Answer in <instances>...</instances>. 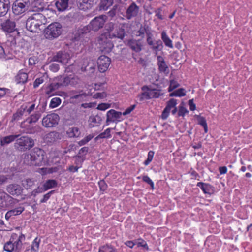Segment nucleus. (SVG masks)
<instances>
[{"label":"nucleus","instance_id":"obj_1","mask_svg":"<svg viewBox=\"0 0 252 252\" xmlns=\"http://www.w3.org/2000/svg\"><path fill=\"white\" fill-rule=\"evenodd\" d=\"M41 114L36 111L26 118L20 124V127L24 129L25 133L27 134H34L39 131V126H33L32 125V123L37 122L41 117Z\"/></svg>","mask_w":252,"mask_h":252},{"label":"nucleus","instance_id":"obj_2","mask_svg":"<svg viewBox=\"0 0 252 252\" xmlns=\"http://www.w3.org/2000/svg\"><path fill=\"white\" fill-rule=\"evenodd\" d=\"M44 19V16L43 14L39 13L34 14L27 20V29L32 32H38L41 30L40 27L42 26Z\"/></svg>","mask_w":252,"mask_h":252},{"label":"nucleus","instance_id":"obj_3","mask_svg":"<svg viewBox=\"0 0 252 252\" xmlns=\"http://www.w3.org/2000/svg\"><path fill=\"white\" fill-rule=\"evenodd\" d=\"M25 159H30L31 161L28 164L32 165L40 166L44 163V152L38 148H34L30 154L25 156Z\"/></svg>","mask_w":252,"mask_h":252},{"label":"nucleus","instance_id":"obj_4","mask_svg":"<svg viewBox=\"0 0 252 252\" xmlns=\"http://www.w3.org/2000/svg\"><path fill=\"white\" fill-rule=\"evenodd\" d=\"M16 139L14 147L18 151H26L32 148L34 145V140L28 136H22Z\"/></svg>","mask_w":252,"mask_h":252},{"label":"nucleus","instance_id":"obj_5","mask_svg":"<svg viewBox=\"0 0 252 252\" xmlns=\"http://www.w3.org/2000/svg\"><path fill=\"white\" fill-rule=\"evenodd\" d=\"M63 31L62 26L59 22H54L48 26L44 30V33L46 38L53 39L59 37Z\"/></svg>","mask_w":252,"mask_h":252},{"label":"nucleus","instance_id":"obj_6","mask_svg":"<svg viewBox=\"0 0 252 252\" xmlns=\"http://www.w3.org/2000/svg\"><path fill=\"white\" fill-rule=\"evenodd\" d=\"M31 3L29 0H16L12 5V11L15 15H21L30 10Z\"/></svg>","mask_w":252,"mask_h":252},{"label":"nucleus","instance_id":"obj_7","mask_svg":"<svg viewBox=\"0 0 252 252\" xmlns=\"http://www.w3.org/2000/svg\"><path fill=\"white\" fill-rule=\"evenodd\" d=\"M60 118L56 113H51L47 114L44 117L42 120V124L43 126L46 128H51L55 127L59 121Z\"/></svg>","mask_w":252,"mask_h":252},{"label":"nucleus","instance_id":"obj_8","mask_svg":"<svg viewBox=\"0 0 252 252\" xmlns=\"http://www.w3.org/2000/svg\"><path fill=\"white\" fill-rule=\"evenodd\" d=\"M108 33H103L98 38V43L102 50L109 52L113 47V44L110 40Z\"/></svg>","mask_w":252,"mask_h":252},{"label":"nucleus","instance_id":"obj_9","mask_svg":"<svg viewBox=\"0 0 252 252\" xmlns=\"http://www.w3.org/2000/svg\"><path fill=\"white\" fill-rule=\"evenodd\" d=\"M107 18L105 15L96 16L90 21L89 24V27L92 31L97 32L103 27Z\"/></svg>","mask_w":252,"mask_h":252},{"label":"nucleus","instance_id":"obj_10","mask_svg":"<svg viewBox=\"0 0 252 252\" xmlns=\"http://www.w3.org/2000/svg\"><path fill=\"white\" fill-rule=\"evenodd\" d=\"M122 113L117 111L114 109L109 110L106 114V125H108L110 122L117 123L122 120Z\"/></svg>","mask_w":252,"mask_h":252},{"label":"nucleus","instance_id":"obj_11","mask_svg":"<svg viewBox=\"0 0 252 252\" xmlns=\"http://www.w3.org/2000/svg\"><path fill=\"white\" fill-rule=\"evenodd\" d=\"M70 59V55L65 51H60L52 57L51 61L66 64Z\"/></svg>","mask_w":252,"mask_h":252},{"label":"nucleus","instance_id":"obj_12","mask_svg":"<svg viewBox=\"0 0 252 252\" xmlns=\"http://www.w3.org/2000/svg\"><path fill=\"white\" fill-rule=\"evenodd\" d=\"M110 59L106 56L101 55L97 60V65L99 71L103 73L105 72L110 65Z\"/></svg>","mask_w":252,"mask_h":252},{"label":"nucleus","instance_id":"obj_13","mask_svg":"<svg viewBox=\"0 0 252 252\" xmlns=\"http://www.w3.org/2000/svg\"><path fill=\"white\" fill-rule=\"evenodd\" d=\"M14 199L4 191H0V209L6 208L13 203Z\"/></svg>","mask_w":252,"mask_h":252},{"label":"nucleus","instance_id":"obj_14","mask_svg":"<svg viewBox=\"0 0 252 252\" xmlns=\"http://www.w3.org/2000/svg\"><path fill=\"white\" fill-rule=\"evenodd\" d=\"M80 82L79 78L73 74H71L66 76L63 77V82L62 85L63 86H71L72 87L76 86Z\"/></svg>","mask_w":252,"mask_h":252},{"label":"nucleus","instance_id":"obj_15","mask_svg":"<svg viewBox=\"0 0 252 252\" xmlns=\"http://www.w3.org/2000/svg\"><path fill=\"white\" fill-rule=\"evenodd\" d=\"M6 190L8 194L18 196L22 194L23 189L17 184H10L7 186Z\"/></svg>","mask_w":252,"mask_h":252},{"label":"nucleus","instance_id":"obj_16","mask_svg":"<svg viewBox=\"0 0 252 252\" xmlns=\"http://www.w3.org/2000/svg\"><path fill=\"white\" fill-rule=\"evenodd\" d=\"M146 42L150 48L155 52L160 51L163 48L162 42L160 39L154 42L153 34L150 36L149 41H148V38L146 39Z\"/></svg>","mask_w":252,"mask_h":252},{"label":"nucleus","instance_id":"obj_17","mask_svg":"<svg viewBox=\"0 0 252 252\" xmlns=\"http://www.w3.org/2000/svg\"><path fill=\"white\" fill-rule=\"evenodd\" d=\"M145 34L146 35V39L148 38V41H149L150 36L153 34L151 32V28L147 25H141L139 30L136 32V35L143 38Z\"/></svg>","mask_w":252,"mask_h":252},{"label":"nucleus","instance_id":"obj_18","mask_svg":"<svg viewBox=\"0 0 252 252\" xmlns=\"http://www.w3.org/2000/svg\"><path fill=\"white\" fill-rule=\"evenodd\" d=\"M108 35L110 38H118L123 40L126 36L125 30L123 26L119 25L117 28H115V31L112 32H111L108 33Z\"/></svg>","mask_w":252,"mask_h":252},{"label":"nucleus","instance_id":"obj_19","mask_svg":"<svg viewBox=\"0 0 252 252\" xmlns=\"http://www.w3.org/2000/svg\"><path fill=\"white\" fill-rule=\"evenodd\" d=\"M139 11V7L136 3L133 2L127 8L126 11V17L130 20L137 16Z\"/></svg>","mask_w":252,"mask_h":252},{"label":"nucleus","instance_id":"obj_20","mask_svg":"<svg viewBox=\"0 0 252 252\" xmlns=\"http://www.w3.org/2000/svg\"><path fill=\"white\" fill-rule=\"evenodd\" d=\"M176 105L177 100L174 98L170 99L167 102V105L164 109L161 115V118L163 120H166L168 118L171 109L176 107Z\"/></svg>","mask_w":252,"mask_h":252},{"label":"nucleus","instance_id":"obj_21","mask_svg":"<svg viewBox=\"0 0 252 252\" xmlns=\"http://www.w3.org/2000/svg\"><path fill=\"white\" fill-rule=\"evenodd\" d=\"M77 4L80 10L86 11L92 7L94 0H77Z\"/></svg>","mask_w":252,"mask_h":252},{"label":"nucleus","instance_id":"obj_22","mask_svg":"<svg viewBox=\"0 0 252 252\" xmlns=\"http://www.w3.org/2000/svg\"><path fill=\"white\" fill-rule=\"evenodd\" d=\"M2 30L5 32L11 33L16 30L15 22L8 19L1 24Z\"/></svg>","mask_w":252,"mask_h":252},{"label":"nucleus","instance_id":"obj_23","mask_svg":"<svg viewBox=\"0 0 252 252\" xmlns=\"http://www.w3.org/2000/svg\"><path fill=\"white\" fill-rule=\"evenodd\" d=\"M127 45L131 50L137 53L142 50V45L140 40L129 39L128 41Z\"/></svg>","mask_w":252,"mask_h":252},{"label":"nucleus","instance_id":"obj_24","mask_svg":"<svg viewBox=\"0 0 252 252\" xmlns=\"http://www.w3.org/2000/svg\"><path fill=\"white\" fill-rule=\"evenodd\" d=\"M26 239L24 234L21 233L19 236L17 235L16 239L12 242L13 246L15 249V252H21L22 249L23 243L22 242L25 241Z\"/></svg>","mask_w":252,"mask_h":252},{"label":"nucleus","instance_id":"obj_25","mask_svg":"<svg viewBox=\"0 0 252 252\" xmlns=\"http://www.w3.org/2000/svg\"><path fill=\"white\" fill-rule=\"evenodd\" d=\"M17 238V234L16 233H13L9 239V241L7 242L4 245L3 249L5 251L8 252H12L14 251L15 252V249L12 242L14 239H16Z\"/></svg>","mask_w":252,"mask_h":252},{"label":"nucleus","instance_id":"obj_26","mask_svg":"<svg viewBox=\"0 0 252 252\" xmlns=\"http://www.w3.org/2000/svg\"><path fill=\"white\" fill-rule=\"evenodd\" d=\"M9 0H0V17L5 16L10 8Z\"/></svg>","mask_w":252,"mask_h":252},{"label":"nucleus","instance_id":"obj_27","mask_svg":"<svg viewBox=\"0 0 252 252\" xmlns=\"http://www.w3.org/2000/svg\"><path fill=\"white\" fill-rule=\"evenodd\" d=\"M20 136V134L17 135H10L4 137H0V145L2 146H4L6 145L10 144V143L13 142L15 140V139Z\"/></svg>","mask_w":252,"mask_h":252},{"label":"nucleus","instance_id":"obj_28","mask_svg":"<svg viewBox=\"0 0 252 252\" xmlns=\"http://www.w3.org/2000/svg\"><path fill=\"white\" fill-rule=\"evenodd\" d=\"M60 134L56 131H52L46 135L45 140L48 143H53L58 139H60Z\"/></svg>","mask_w":252,"mask_h":252},{"label":"nucleus","instance_id":"obj_29","mask_svg":"<svg viewBox=\"0 0 252 252\" xmlns=\"http://www.w3.org/2000/svg\"><path fill=\"white\" fill-rule=\"evenodd\" d=\"M196 186L199 187L205 194H211L213 191V187L211 185L207 183L198 182Z\"/></svg>","mask_w":252,"mask_h":252},{"label":"nucleus","instance_id":"obj_30","mask_svg":"<svg viewBox=\"0 0 252 252\" xmlns=\"http://www.w3.org/2000/svg\"><path fill=\"white\" fill-rule=\"evenodd\" d=\"M28 78V74L20 70L15 77V81L17 84H25L27 82Z\"/></svg>","mask_w":252,"mask_h":252},{"label":"nucleus","instance_id":"obj_31","mask_svg":"<svg viewBox=\"0 0 252 252\" xmlns=\"http://www.w3.org/2000/svg\"><path fill=\"white\" fill-rule=\"evenodd\" d=\"M62 82L63 77H61L59 79L58 82L51 83L47 88L46 94H51L53 91L59 89L61 86H63V85H62L61 84L62 83Z\"/></svg>","mask_w":252,"mask_h":252},{"label":"nucleus","instance_id":"obj_32","mask_svg":"<svg viewBox=\"0 0 252 252\" xmlns=\"http://www.w3.org/2000/svg\"><path fill=\"white\" fill-rule=\"evenodd\" d=\"M68 1L69 0H58L55 4L59 11H63L67 8Z\"/></svg>","mask_w":252,"mask_h":252},{"label":"nucleus","instance_id":"obj_33","mask_svg":"<svg viewBox=\"0 0 252 252\" xmlns=\"http://www.w3.org/2000/svg\"><path fill=\"white\" fill-rule=\"evenodd\" d=\"M157 59H158V66L159 70L160 72H164V73H165V72L168 73V67L167 65H166L163 58L161 56H159L158 57Z\"/></svg>","mask_w":252,"mask_h":252},{"label":"nucleus","instance_id":"obj_34","mask_svg":"<svg viewBox=\"0 0 252 252\" xmlns=\"http://www.w3.org/2000/svg\"><path fill=\"white\" fill-rule=\"evenodd\" d=\"M44 10L42 0H35L32 3V11L40 12Z\"/></svg>","mask_w":252,"mask_h":252},{"label":"nucleus","instance_id":"obj_35","mask_svg":"<svg viewBox=\"0 0 252 252\" xmlns=\"http://www.w3.org/2000/svg\"><path fill=\"white\" fill-rule=\"evenodd\" d=\"M26 106L23 105L21 106L20 108L17 110L16 112L13 114L12 121H14L20 120L24 115L26 112Z\"/></svg>","mask_w":252,"mask_h":252},{"label":"nucleus","instance_id":"obj_36","mask_svg":"<svg viewBox=\"0 0 252 252\" xmlns=\"http://www.w3.org/2000/svg\"><path fill=\"white\" fill-rule=\"evenodd\" d=\"M98 252H118L117 249L111 244H105L99 248Z\"/></svg>","mask_w":252,"mask_h":252},{"label":"nucleus","instance_id":"obj_37","mask_svg":"<svg viewBox=\"0 0 252 252\" xmlns=\"http://www.w3.org/2000/svg\"><path fill=\"white\" fill-rule=\"evenodd\" d=\"M92 94L88 92V93H86L85 92H83L82 90L79 91V93L77 94L74 95L70 97V99L74 100H78L79 101H83L85 100L86 98L88 96H91Z\"/></svg>","mask_w":252,"mask_h":252},{"label":"nucleus","instance_id":"obj_38","mask_svg":"<svg viewBox=\"0 0 252 252\" xmlns=\"http://www.w3.org/2000/svg\"><path fill=\"white\" fill-rule=\"evenodd\" d=\"M142 91H149V99L152 98H158L160 96V92L156 89H150L147 86H144L142 87Z\"/></svg>","mask_w":252,"mask_h":252},{"label":"nucleus","instance_id":"obj_39","mask_svg":"<svg viewBox=\"0 0 252 252\" xmlns=\"http://www.w3.org/2000/svg\"><path fill=\"white\" fill-rule=\"evenodd\" d=\"M67 133L69 137L71 138L79 137L81 134L80 129L77 127H72L69 128Z\"/></svg>","mask_w":252,"mask_h":252},{"label":"nucleus","instance_id":"obj_40","mask_svg":"<svg viewBox=\"0 0 252 252\" xmlns=\"http://www.w3.org/2000/svg\"><path fill=\"white\" fill-rule=\"evenodd\" d=\"M161 39L164 43L166 46L169 48H173L172 40L169 38L165 31H162L161 32Z\"/></svg>","mask_w":252,"mask_h":252},{"label":"nucleus","instance_id":"obj_41","mask_svg":"<svg viewBox=\"0 0 252 252\" xmlns=\"http://www.w3.org/2000/svg\"><path fill=\"white\" fill-rule=\"evenodd\" d=\"M91 27H89V24L87 26H84L78 29L77 34L80 38L83 37L86 34L89 33L91 31Z\"/></svg>","mask_w":252,"mask_h":252},{"label":"nucleus","instance_id":"obj_42","mask_svg":"<svg viewBox=\"0 0 252 252\" xmlns=\"http://www.w3.org/2000/svg\"><path fill=\"white\" fill-rule=\"evenodd\" d=\"M57 185V182L55 180L50 179L47 180L43 184L44 190L46 191L50 189L55 188Z\"/></svg>","mask_w":252,"mask_h":252},{"label":"nucleus","instance_id":"obj_43","mask_svg":"<svg viewBox=\"0 0 252 252\" xmlns=\"http://www.w3.org/2000/svg\"><path fill=\"white\" fill-rule=\"evenodd\" d=\"M195 117L197 118L198 124L203 127L204 132L207 133L208 132V126L205 118L200 115H195Z\"/></svg>","mask_w":252,"mask_h":252},{"label":"nucleus","instance_id":"obj_44","mask_svg":"<svg viewBox=\"0 0 252 252\" xmlns=\"http://www.w3.org/2000/svg\"><path fill=\"white\" fill-rule=\"evenodd\" d=\"M114 0H101L100 3V7L101 9L106 10L113 3Z\"/></svg>","mask_w":252,"mask_h":252},{"label":"nucleus","instance_id":"obj_45","mask_svg":"<svg viewBox=\"0 0 252 252\" xmlns=\"http://www.w3.org/2000/svg\"><path fill=\"white\" fill-rule=\"evenodd\" d=\"M111 129L112 128H108L106 129L104 132L101 133L97 137H96L95 139L96 140H97L99 139L110 138L111 137V135L110 133Z\"/></svg>","mask_w":252,"mask_h":252},{"label":"nucleus","instance_id":"obj_46","mask_svg":"<svg viewBox=\"0 0 252 252\" xmlns=\"http://www.w3.org/2000/svg\"><path fill=\"white\" fill-rule=\"evenodd\" d=\"M40 240L36 237L32 243L31 252H38L39 251Z\"/></svg>","mask_w":252,"mask_h":252},{"label":"nucleus","instance_id":"obj_47","mask_svg":"<svg viewBox=\"0 0 252 252\" xmlns=\"http://www.w3.org/2000/svg\"><path fill=\"white\" fill-rule=\"evenodd\" d=\"M186 95L185 90L183 88H180L170 94V96H184Z\"/></svg>","mask_w":252,"mask_h":252},{"label":"nucleus","instance_id":"obj_48","mask_svg":"<svg viewBox=\"0 0 252 252\" xmlns=\"http://www.w3.org/2000/svg\"><path fill=\"white\" fill-rule=\"evenodd\" d=\"M25 210L24 207L19 206L18 207L15 208L13 209H11L9 211L11 216H17L21 214Z\"/></svg>","mask_w":252,"mask_h":252},{"label":"nucleus","instance_id":"obj_49","mask_svg":"<svg viewBox=\"0 0 252 252\" xmlns=\"http://www.w3.org/2000/svg\"><path fill=\"white\" fill-rule=\"evenodd\" d=\"M118 24H115L113 22H109L106 24L105 28L106 30L107 31V33H110V32H112L114 31H115V28L118 26Z\"/></svg>","mask_w":252,"mask_h":252},{"label":"nucleus","instance_id":"obj_50","mask_svg":"<svg viewBox=\"0 0 252 252\" xmlns=\"http://www.w3.org/2000/svg\"><path fill=\"white\" fill-rule=\"evenodd\" d=\"M47 102L43 101L39 102V104L36 107V112H39L41 114L43 113L46 109Z\"/></svg>","mask_w":252,"mask_h":252},{"label":"nucleus","instance_id":"obj_51","mask_svg":"<svg viewBox=\"0 0 252 252\" xmlns=\"http://www.w3.org/2000/svg\"><path fill=\"white\" fill-rule=\"evenodd\" d=\"M61 103V100L59 97H55L51 99L50 103V107L54 108L58 106Z\"/></svg>","mask_w":252,"mask_h":252},{"label":"nucleus","instance_id":"obj_52","mask_svg":"<svg viewBox=\"0 0 252 252\" xmlns=\"http://www.w3.org/2000/svg\"><path fill=\"white\" fill-rule=\"evenodd\" d=\"M89 148L88 147H83L80 149L78 155L76 156L77 158H81L85 156L88 153Z\"/></svg>","mask_w":252,"mask_h":252},{"label":"nucleus","instance_id":"obj_53","mask_svg":"<svg viewBox=\"0 0 252 252\" xmlns=\"http://www.w3.org/2000/svg\"><path fill=\"white\" fill-rule=\"evenodd\" d=\"M154 153V152L153 151H150L148 152L147 159L144 162L145 165L147 166L152 161Z\"/></svg>","mask_w":252,"mask_h":252},{"label":"nucleus","instance_id":"obj_54","mask_svg":"<svg viewBox=\"0 0 252 252\" xmlns=\"http://www.w3.org/2000/svg\"><path fill=\"white\" fill-rule=\"evenodd\" d=\"M189 113V111L182 105L181 104L179 106V110L178 113V116H184L186 113Z\"/></svg>","mask_w":252,"mask_h":252},{"label":"nucleus","instance_id":"obj_55","mask_svg":"<svg viewBox=\"0 0 252 252\" xmlns=\"http://www.w3.org/2000/svg\"><path fill=\"white\" fill-rule=\"evenodd\" d=\"M142 180L149 184L151 186L152 189H154V184L152 180L148 176H143L142 177Z\"/></svg>","mask_w":252,"mask_h":252},{"label":"nucleus","instance_id":"obj_56","mask_svg":"<svg viewBox=\"0 0 252 252\" xmlns=\"http://www.w3.org/2000/svg\"><path fill=\"white\" fill-rule=\"evenodd\" d=\"M98 185L100 191L103 192L105 191L108 188V186L104 180H101L98 182Z\"/></svg>","mask_w":252,"mask_h":252},{"label":"nucleus","instance_id":"obj_57","mask_svg":"<svg viewBox=\"0 0 252 252\" xmlns=\"http://www.w3.org/2000/svg\"><path fill=\"white\" fill-rule=\"evenodd\" d=\"M54 190H51L48 192L47 193L45 194L43 196V198L41 199L40 203H45L47 201V200L50 198L51 196L54 193Z\"/></svg>","mask_w":252,"mask_h":252},{"label":"nucleus","instance_id":"obj_58","mask_svg":"<svg viewBox=\"0 0 252 252\" xmlns=\"http://www.w3.org/2000/svg\"><path fill=\"white\" fill-rule=\"evenodd\" d=\"M22 182L23 186L27 189L32 186L33 184V181L30 179H27L23 181Z\"/></svg>","mask_w":252,"mask_h":252},{"label":"nucleus","instance_id":"obj_59","mask_svg":"<svg viewBox=\"0 0 252 252\" xmlns=\"http://www.w3.org/2000/svg\"><path fill=\"white\" fill-rule=\"evenodd\" d=\"M110 107H111V104H108V103H102L99 104L98 105L97 109L98 110H100L104 111V110H106L107 109L110 108Z\"/></svg>","mask_w":252,"mask_h":252},{"label":"nucleus","instance_id":"obj_60","mask_svg":"<svg viewBox=\"0 0 252 252\" xmlns=\"http://www.w3.org/2000/svg\"><path fill=\"white\" fill-rule=\"evenodd\" d=\"M44 80L43 76L36 78L33 83V87L34 88L38 87L40 84L43 83Z\"/></svg>","mask_w":252,"mask_h":252},{"label":"nucleus","instance_id":"obj_61","mask_svg":"<svg viewBox=\"0 0 252 252\" xmlns=\"http://www.w3.org/2000/svg\"><path fill=\"white\" fill-rule=\"evenodd\" d=\"M45 191L44 188H40L38 187L34 189L32 192V195L35 196L37 194Z\"/></svg>","mask_w":252,"mask_h":252},{"label":"nucleus","instance_id":"obj_62","mask_svg":"<svg viewBox=\"0 0 252 252\" xmlns=\"http://www.w3.org/2000/svg\"><path fill=\"white\" fill-rule=\"evenodd\" d=\"M49 69L54 72H57L59 70V68H60L59 65L56 63H53L49 65Z\"/></svg>","mask_w":252,"mask_h":252},{"label":"nucleus","instance_id":"obj_63","mask_svg":"<svg viewBox=\"0 0 252 252\" xmlns=\"http://www.w3.org/2000/svg\"><path fill=\"white\" fill-rule=\"evenodd\" d=\"M179 86V84L177 82H176L174 80H171L170 81V86L168 88L169 91H171L173 90V89L177 88Z\"/></svg>","mask_w":252,"mask_h":252},{"label":"nucleus","instance_id":"obj_64","mask_svg":"<svg viewBox=\"0 0 252 252\" xmlns=\"http://www.w3.org/2000/svg\"><path fill=\"white\" fill-rule=\"evenodd\" d=\"M144 92L142 93L140 96L139 100L140 101H142L144 98L146 99H149V91H144Z\"/></svg>","mask_w":252,"mask_h":252}]
</instances>
